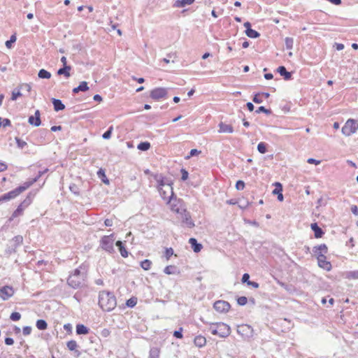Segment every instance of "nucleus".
<instances>
[{
    "label": "nucleus",
    "instance_id": "nucleus-40",
    "mask_svg": "<svg viewBox=\"0 0 358 358\" xmlns=\"http://www.w3.org/2000/svg\"><path fill=\"white\" fill-rule=\"evenodd\" d=\"M12 241L14 243V246L17 247L22 243L23 238L22 236H16L13 239Z\"/></svg>",
    "mask_w": 358,
    "mask_h": 358
},
{
    "label": "nucleus",
    "instance_id": "nucleus-37",
    "mask_svg": "<svg viewBox=\"0 0 358 358\" xmlns=\"http://www.w3.org/2000/svg\"><path fill=\"white\" fill-rule=\"evenodd\" d=\"M66 346L69 350L73 351L78 348V344L76 341L71 340L67 342Z\"/></svg>",
    "mask_w": 358,
    "mask_h": 358
},
{
    "label": "nucleus",
    "instance_id": "nucleus-14",
    "mask_svg": "<svg viewBox=\"0 0 358 358\" xmlns=\"http://www.w3.org/2000/svg\"><path fill=\"white\" fill-rule=\"evenodd\" d=\"M13 294V288L10 286L6 285L0 287V297L4 301L10 298Z\"/></svg>",
    "mask_w": 358,
    "mask_h": 358
},
{
    "label": "nucleus",
    "instance_id": "nucleus-19",
    "mask_svg": "<svg viewBox=\"0 0 358 358\" xmlns=\"http://www.w3.org/2000/svg\"><path fill=\"white\" fill-rule=\"evenodd\" d=\"M219 133H228L231 134L234 132V128L230 124H227L222 122H220L218 124Z\"/></svg>",
    "mask_w": 358,
    "mask_h": 358
},
{
    "label": "nucleus",
    "instance_id": "nucleus-17",
    "mask_svg": "<svg viewBox=\"0 0 358 358\" xmlns=\"http://www.w3.org/2000/svg\"><path fill=\"white\" fill-rule=\"evenodd\" d=\"M28 122L35 127H38L41 125V121L40 117V111L38 110L35 111L34 115H31L29 117Z\"/></svg>",
    "mask_w": 358,
    "mask_h": 358
},
{
    "label": "nucleus",
    "instance_id": "nucleus-29",
    "mask_svg": "<svg viewBox=\"0 0 358 358\" xmlns=\"http://www.w3.org/2000/svg\"><path fill=\"white\" fill-rule=\"evenodd\" d=\"M116 246L118 248L120 252L123 257H128V252L127 251L126 248L123 245V243L120 241H117L116 242Z\"/></svg>",
    "mask_w": 358,
    "mask_h": 358
},
{
    "label": "nucleus",
    "instance_id": "nucleus-2",
    "mask_svg": "<svg viewBox=\"0 0 358 358\" xmlns=\"http://www.w3.org/2000/svg\"><path fill=\"white\" fill-rule=\"evenodd\" d=\"M210 331L213 335H217L220 338H227L231 334L230 327L224 322L212 323Z\"/></svg>",
    "mask_w": 358,
    "mask_h": 358
},
{
    "label": "nucleus",
    "instance_id": "nucleus-5",
    "mask_svg": "<svg viewBox=\"0 0 358 358\" xmlns=\"http://www.w3.org/2000/svg\"><path fill=\"white\" fill-rule=\"evenodd\" d=\"M176 215L177 219L180 220L182 227H187L189 229L194 227V222L192 219L190 213L187 210L186 206L181 208L179 213H176Z\"/></svg>",
    "mask_w": 358,
    "mask_h": 358
},
{
    "label": "nucleus",
    "instance_id": "nucleus-63",
    "mask_svg": "<svg viewBox=\"0 0 358 358\" xmlns=\"http://www.w3.org/2000/svg\"><path fill=\"white\" fill-rule=\"evenodd\" d=\"M351 211L352 213L355 215H358V208L357 206L355 205H353L352 207H351Z\"/></svg>",
    "mask_w": 358,
    "mask_h": 358
},
{
    "label": "nucleus",
    "instance_id": "nucleus-22",
    "mask_svg": "<svg viewBox=\"0 0 358 358\" xmlns=\"http://www.w3.org/2000/svg\"><path fill=\"white\" fill-rule=\"evenodd\" d=\"M194 343L196 347L202 348L206 344V338L201 335H198L194 338Z\"/></svg>",
    "mask_w": 358,
    "mask_h": 358
},
{
    "label": "nucleus",
    "instance_id": "nucleus-12",
    "mask_svg": "<svg viewBox=\"0 0 358 358\" xmlns=\"http://www.w3.org/2000/svg\"><path fill=\"white\" fill-rule=\"evenodd\" d=\"M101 248L108 252L113 251V240L108 236H104L101 241Z\"/></svg>",
    "mask_w": 358,
    "mask_h": 358
},
{
    "label": "nucleus",
    "instance_id": "nucleus-51",
    "mask_svg": "<svg viewBox=\"0 0 358 358\" xmlns=\"http://www.w3.org/2000/svg\"><path fill=\"white\" fill-rule=\"evenodd\" d=\"M247 302H248V299L245 296H241V297H238L237 299V303L240 306H244L247 303Z\"/></svg>",
    "mask_w": 358,
    "mask_h": 358
},
{
    "label": "nucleus",
    "instance_id": "nucleus-38",
    "mask_svg": "<svg viewBox=\"0 0 358 358\" xmlns=\"http://www.w3.org/2000/svg\"><path fill=\"white\" fill-rule=\"evenodd\" d=\"M285 43L287 49H292L294 45V39L292 38L286 37L285 39Z\"/></svg>",
    "mask_w": 358,
    "mask_h": 358
},
{
    "label": "nucleus",
    "instance_id": "nucleus-53",
    "mask_svg": "<svg viewBox=\"0 0 358 358\" xmlns=\"http://www.w3.org/2000/svg\"><path fill=\"white\" fill-rule=\"evenodd\" d=\"M32 328L29 326L24 327L22 329V333L24 336H28L31 334Z\"/></svg>",
    "mask_w": 358,
    "mask_h": 358
},
{
    "label": "nucleus",
    "instance_id": "nucleus-18",
    "mask_svg": "<svg viewBox=\"0 0 358 358\" xmlns=\"http://www.w3.org/2000/svg\"><path fill=\"white\" fill-rule=\"evenodd\" d=\"M244 27L246 28L245 34L248 37L252 38H256L260 36L259 32L251 29V24L249 22H245Z\"/></svg>",
    "mask_w": 358,
    "mask_h": 358
},
{
    "label": "nucleus",
    "instance_id": "nucleus-55",
    "mask_svg": "<svg viewBox=\"0 0 358 358\" xmlns=\"http://www.w3.org/2000/svg\"><path fill=\"white\" fill-rule=\"evenodd\" d=\"M260 94H257L254 96L252 101L256 103H262L263 100L259 98Z\"/></svg>",
    "mask_w": 358,
    "mask_h": 358
},
{
    "label": "nucleus",
    "instance_id": "nucleus-60",
    "mask_svg": "<svg viewBox=\"0 0 358 358\" xmlns=\"http://www.w3.org/2000/svg\"><path fill=\"white\" fill-rule=\"evenodd\" d=\"M201 152L199 151L198 150L196 149H192L191 150L190 152H189V155L187 157V158H189L190 157H193V156H195L198 154H199Z\"/></svg>",
    "mask_w": 358,
    "mask_h": 358
},
{
    "label": "nucleus",
    "instance_id": "nucleus-20",
    "mask_svg": "<svg viewBox=\"0 0 358 358\" xmlns=\"http://www.w3.org/2000/svg\"><path fill=\"white\" fill-rule=\"evenodd\" d=\"M310 228L314 231V235L316 238H321L324 234L323 230L315 222L311 224Z\"/></svg>",
    "mask_w": 358,
    "mask_h": 358
},
{
    "label": "nucleus",
    "instance_id": "nucleus-48",
    "mask_svg": "<svg viewBox=\"0 0 358 358\" xmlns=\"http://www.w3.org/2000/svg\"><path fill=\"white\" fill-rule=\"evenodd\" d=\"M113 129V127H110L108 128V129L106 132H104L103 134L102 135L103 138L109 139L111 136Z\"/></svg>",
    "mask_w": 358,
    "mask_h": 358
},
{
    "label": "nucleus",
    "instance_id": "nucleus-64",
    "mask_svg": "<svg viewBox=\"0 0 358 358\" xmlns=\"http://www.w3.org/2000/svg\"><path fill=\"white\" fill-rule=\"evenodd\" d=\"M248 285L252 286L254 288H258L259 285L255 281H248Z\"/></svg>",
    "mask_w": 358,
    "mask_h": 358
},
{
    "label": "nucleus",
    "instance_id": "nucleus-61",
    "mask_svg": "<svg viewBox=\"0 0 358 358\" xmlns=\"http://www.w3.org/2000/svg\"><path fill=\"white\" fill-rule=\"evenodd\" d=\"M5 343L8 345H11L14 343V340L12 338L7 337L5 338Z\"/></svg>",
    "mask_w": 358,
    "mask_h": 358
},
{
    "label": "nucleus",
    "instance_id": "nucleus-42",
    "mask_svg": "<svg viewBox=\"0 0 358 358\" xmlns=\"http://www.w3.org/2000/svg\"><path fill=\"white\" fill-rule=\"evenodd\" d=\"M347 278L348 279H358V270L357 271H352L347 273L346 275Z\"/></svg>",
    "mask_w": 358,
    "mask_h": 358
},
{
    "label": "nucleus",
    "instance_id": "nucleus-41",
    "mask_svg": "<svg viewBox=\"0 0 358 358\" xmlns=\"http://www.w3.org/2000/svg\"><path fill=\"white\" fill-rule=\"evenodd\" d=\"M159 350L157 348H151L150 350V358H158Z\"/></svg>",
    "mask_w": 358,
    "mask_h": 358
},
{
    "label": "nucleus",
    "instance_id": "nucleus-34",
    "mask_svg": "<svg viewBox=\"0 0 358 358\" xmlns=\"http://www.w3.org/2000/svg\"><path fill=\"white\" fill-rule=\"evenodd\" d=\"M152 265V262L149 259H145L141 263V266L145 271H148Z\"/></svg>",
    "mask_w": 358,
    "mask_h": 358
},
{
    "label": "nucleus",
    "instance_id": "nucleus-44",
    "mask_svg": "<svg viewBox=\"0 0 358 358\" xmlns=\"http://www.w3.org/2000/svg\"><path fill=\"white\" fill-rule=\"evenodd\" d=\"M89 87L87 85V83L85 81H83L80 83V85L78 86V90H79L80 92H85L88 90Z\"/></svg>",
    "mask_w": 358,
    "mask_h": 358
},
{
    "label": "nucleus",
    "instance_id": "nucleus-1",
    "mask_svg": "<svg viewBox=\"0 0 358 358\" xmlns=\"http://www.w3.org/2000/svg\"><path fill=\"white\" fill-rule=\"evenodd\" d=\"M99 305L103 311L110 312L116 307V298L112 292L106 291L100 292Z\"/></svg>",
    "mask_w": 358,
    "mask_h": 358
},
{
    "label": "nucleus",
    "instance_id": "nucleus-36",
    "mask_svg": "<svg viewBox=\"0 0 358 358\" xmlns=\"http://www.w3.org/2000/svg\"><path fill=\"white\" fill-rule=\"evenodd\" d=\"M20 87L19 88H16L15 89L13 92H12V96H11V100L12 101H15L17 100V99L20 96H22V94L20 92Z\"/></svg>",
    "mask_w": 358,
    "mask_h": 358
},
{
    "label": "nucleus",
    "instance_id": "nucleus-21",
    "mask_svg": "<svg viewBox=\"0 0 358 358\" xmlns=\"http://www.w3.org/2000/svg\"><path fill=\"white\" fill-rule=\"evenodd\" d=\"M277 71L280 74V76L284 77L285 80H289L292 78L291 73L288 72L284 66L278 67Z\"/></svg>",
    "mask_w": 358,
    "mask_h": 358
},
{
    "label": "nucleus",
    "instance_id": "nucleus-62",
    "mask_svg": "<svg viewBox=\"0 0 358 358\" xmlns=\"http://www.w3.org/2000/svg\"><path fill=\"white\" fill-rule=\"evenodd\" d=\"M24 87L26 90L29 92L31 90V86L29 84L24 83L20 85V88Z\"/></svg>",
    "mask_w": 358,
    "mask_h": 358
},
{
    "label": "nucleus",
    "instance_id": "nucleus-52",
    "mask_svg": "<svg viewBox=\"0 0 358 358\" xmlns=\"http://www.w3.org/2000/svg\"><path fill=\"white\" fill-rule=\"evenodd\" d=\"M238 190H243L245 188V182L243 180H238L236 184Z\"/></svg>",
    "mask_w": 358,
    "mask_h": 358
},
{
    "label": "nucleus",
    "instance_id": "nucleus-56",
    "mask_svg": "<svg viewBox=\"0 0 358 358\" xmlns=\"http://www.w3.org/2000/svg\"><path fill=\"white\" fill-rule=\"evenodd\" d=\"M182 329L180 328L178 331H175L173 333V336L177 338H182Z\"/></svg>",
    "mask_w": 358,
    "mask_h": 358
},
{
    "label": "nucleus",
    "instance_id": "nucleus-28",
    "mask_svg": "<svg viewBox=\"0 0 358 358\" xmlns=\"http://www.w3.org/2000/svg\"><path fill=\"white\" fill-rule=\"evenodd\" d=\"M155 180L157 181V189H159V187H165L167 182H171L169 180H165L162 175H156L155 176Z\"/></svg>",
    "mask_w": 358,
    "mask_h": 358
},
{
    "label": "nucleus",
    "instance_id": "nucleus-9",
    "mask_svg": "<svg viewBox=\"0 0 358 358\" xmlns=\"http://www.w3.org/2000/svg\"><path fill=\"white\" fill-rule=\"evenodd\" d=\"M237 333L241 336L244 340H249L253 337L254 330L250 325L241 324L237 327Z\"/></svg>",
    "mask_w": 358,
    "mask_h": 358
},
{
    "label": "nucleus",
    "instance_id": "nucleus-16",
    "mask_svg": "<svg viewBox=\"0 0 358 358\" xmlns=\"http://www.w3.org/2000/svg\"><path fill=\"white\" fill-rule=\"evenodd\" d=\"M313 252L315 256L317 258L319 255H325L328 252V248L326 244H321L317 246H315L313 248Z\"/></svg>",
    "mask_w": 358,
    "mask_h": 358
},
{
    "label": "nucleus",
    "instance_id": "nucleus-27",
    "mask_svg": "<svg viewBox=\"0 0 358 358\" xmlns=\"http://www.w3.org/2000/svg\"><path fill=\"white\" fill-rule=\"evenodd\" d=\"M276 188L273 189V194L278 195V199L280 201L283 200V195L282 194V187L280 182H275Z\"/></svg>",
    "mask_w": 358,
    "mask_h": 358
},
{
    "label": "nucleus",
    "instance_id": "nucleus-46",
    "mask_svg": "<svg viewBox=\"0 0 358 358\" xmlns=\"http://www.w3.org/2000/svg\"><path fill=\"white\" fill-rule=\"evenodd\" d=\"M137 303V299L135 297L130 298L127 301V306L128 307L132 308L136 305Z\"/></svg>",
    "mask_w": 358,
    "mask_h": 358
},
{
    "label": "nucleus",
    "instance_id": "nucleus-24",
    "mask_svg": "<svg viewBox=\"0 0 358 358\" xmlns=\"http://www.w3.org/2000/svg\"><path fill=\"white\" fill-rule=\"evenodd\" d=\"M71 70V66L69 65H65L62 68H60L57 73L59 76L64 75L66 78H69L71 76L70 71Z\"/></svg>",
    "mask_w": 358,
    "mask_h": 358
},
{
    "label": "nucleus",
    "instance_id": "nucleus-31",
    "mask_svg": "<svg viewBox=\"0 0 358 358\" xmlns=\"http://www.w3.org/2000/svg\"><path fill=\"white\" fill-rule=\"evenodd\" d=\"M164 272L167 275H171L179 273V271H177V268L173 265L166 266L164 269Z\"/></svg>",
    "mask_w": 358,
    "mask_h": 358
},
{
    "label": "nucleus",
    "instance_id": "nucleus-54",
    "mask_svg": "<svg viewBox=\"0 0 358 358\" xmlns=\"http://www.w3.org/2000/svg\"><path fill=\"white\" fill-rule=\"evenodd\" d=\"M180 171H181V174H182V176H181L182 180H183V181L186 180L188 178V176H189L188 172L185 169H182Z\"/></svg>",
    "mask_w": 358,
    "mask_h": 358
},
{
    "label": "nucleus",
    "instance_id": "nucleus-23",
    "mask_svg": "<svg viewBox=\"0 0 358 358\" xmlns=\"http://www.w3.org/2000/svg\"><path fill=\"white\" fill-rule=\"evenodd\" d=\"M189 243H190L192 248L193 249L194 252H199L202 249V245L201 243H199L196 238H191L189 240Z\"/></svg>",
    "mask_w": 358,
    "mask_h": 358
},
{
    "label": "nucleus",
    "instance_id": "nucleus-45",
    "mask_svg": "<svg viewBox=\"0 0 358 358\" xmlns=\"http://www.w3.org/2000/svg\"><path fill=\"white\" fill-rule=\"evenodd\" d=\"M15 141H16V143H17V145L19 148L20 149H23L25 146L27 145V143L21 140L20 138H19L18 137H15Z\"/></svg>",
    "mask_w": 358,
    "mask_h": 358
},
{
    "label": "nucleus",
    "instance_id": "nucleus-10",
    "mask_svg": "<svg viewBox=\"0 0 358 358\" xmlns=\"http://www.w3.org/2000/svg\"><path fill=\"white\" fill-rule=\"evenodd\" d=\"M167 89L164 87H157L151 90L150 96L154 100H159L167 95Z\"/></svg>",
    "mask_w": 358,
    "mask_h": 358
},
{
    "label": "nucleus",
    "instance_id": "nucleus-57",
    "mask_svg": "<svg viewBox=\"0 0 358 358\" xmlns=\"http://www.w3.org/2000/svg\"><path fill=\"white\" fill-rule=\"evenodd\" d=\"M2 125L3 127H9L11 125V122L8 118H4L2 120Z\"/></svg>",
    "mask_w": 358,
    "mask_h": 358
},
{
    "label": "nucleus",
    "instance_id": "nucleus-35",
    "mask_svg": "<svg viewBox=\"0 0 358 358\" xmlns=\"http://www.w3.org/2000/svg\"><path fill=\"white\" fill-rule=\"evenodd\" d=\"M150 148V143L148 142H141L137 146V148L142 151H146Z\"/></svg>",
    "mask_w": 358,
    "mask_h": 358
},
{
    "label": "nucleus",
    "instance_id": "nucleus-8",
    "mask_svg": "<svg viewBox=\"0 0 358 358\" xmlns=\"http://www.w3.org/2000/svg\"><path fill=\"white\" fill-rule=\"evenodd\" d=\"M158 191L162 199L166 203H170L171 200L174 197V192L171 182H167L165 187H159V189H158Z\"/></svg>",
    "mask_w": 358,
    "mask_h": 358
},
{
    "label": "nucleus",
    "instance_id": "nucleus-6",
    "mask_svg": "<svg viewBox=\"0 0 358 358\" xmlns=\"http://www.w3.org/2000/svg\"><path fill=\"white\" fill-rule=\"evenodd\" d=\"M34 198V194L29 193L27 197L24 199V201L17 206L16 210L13 213L10 220H13L15 217H17L23 214V211L25 208H27L32 202Z\"/></svg>",
    "mask_w": 358,
    "mask_h": 358
},
{
    "label": "nucleus",
    "instance_id": "nucleus-43",
    "mask_svg": "<svg viewBox=\"0 0 358 358\" xmlns=\"http://www.w3.org/2000/svg\"><path fill=\"white\" fill-rule=\"evenodd\" d=\"M17 40V38H16V36L15 34H13L10 38V40L6 41V46L8 48H10L12 47V44L13 43H15Z\"/></svg>",
    "mask_w": 358,
    "mask_h": 358
},
{
    "label": "nucleus",
    "instance_id": "nucleus-33",
    "mask_svg": "<svg viewBox=\"0 0 358 358\" xmlns=\"http://www.w3.org/2000/svg\"><path fill=\"white\" fill-rule=\"evenodd\" d=\"M38 76L40 78L49 79L51 77V73L49 71L42 69L38 71Z\"/></svg>",
    "mask_w": 358,
    "mask_h": 358
},
{
    "label": "nucleus",
    "instance_id": "nucleus-13",
    "mask_svg": "<svg viewBox=\"0 0 358 358\" xmlns=\"http://www.w3.org/2000/svg\"><path fill=\"white\" fill-rule=\"evenodd\" d=\"M230 304L225 301H217L213 305V308L219 313H227L230 309Z\"/></svg>",
    "mask_w": 358,
    "mask_h": 358
},
{
    "label": "nucleus",
    "instance_id": "nucleus-32",
    "mask_svg": "<svg viewBox=\"0 0 358 358\" xmlns=\"http://www.w3.org/2000/svg\"><path fill=\"white\" fill-rule=\"evenodd\" d=\"M36 326L39 330H45L48 328V324L44 320H38Z\"/></svg>",
    "mask_w": 358,
    "mask_h": 358
},
{
    "label": "nucleus",
    "instance_id": "nucleus-15",
    "mask_svg": "<svg viewBox=\"0 0 358 358\" xmlns=\"http://www.w3.org/2000/svg\"><path fill=\"white\" fill-rule=\"evenodd\" d=\"M317 259L318 266L320 268L328 271L331 269V264L327 260V257L325 255H319Z\"/></svg>",
    "mask_w": 358,
    "mask_h": 358
},
{
    "label": "nucleus",
    "instance_id": "nucleus-50",
    "mask_svg": "<svg viewBox=\"0 0 358 358\" xmlns=\"http://www.w3.org/2000/svg\"><path fill=\"white\" fill-rule=\"evenodd\" d=\"M256 113H264L266 114H271V111L268 109H266L264 106H260L258 108L257 110H256Z\"/></svg>",
    "mask_w": 358,
    "mask_h": 358
},
{
    "label": "nucleus",
    "instance_id": "nucleus-30",
    "mask_svg": "<svg viewBox=\"0 0 358 358\" xmlns=\"http://www.w3.org/2000/svg\"><path fill=\"white\" fill-rule=\"evenodd\" d=\"M90 329L83 324H79L76 325V333L77 334H87Z\"/></svg>",
    "mask_w": 358,
    "mask_h": 358
},
{
    "label": "nucleus",
    "instance_id": "nucleus-47",
    "mask_svg": "<svg viewBox=\"0 0 358 358\" xmlns=\"http://www.w3.org/2000/svg\"><path fill=\"white\" fill-rule=\"evenodd\" d=\"M173 255V250L172 248H166L164 256L166 260H169L170 257Z\"/></svg>",
    "mask_w": 358,
    "mask_h": 358
},
{
    "label": "nucleus",
    "instance_id": "nucleus-26",
    "mask_svg": "<svg viewBox=\"0 0 358 358\" xmlns=\"http://www.w3.org/2000/svg\"><path fill=\"white\" fill-rule=\"evenodd\" d=\"M52 102L54 109L55 111H59V110H64L65 108L64 104L59 99L53 98L52 99Z\"/></svg>",
    "mask_w": 358,
    "mask_h": 358
},
{
    "label": "nucleus",
    "instance_id": "nucleus-3",
    "mask_svg": "<svg viewBox=\"0 0 358 358\" xmlns=\"http://www.w3.org/2000/svg\"><path fill=\"white\" fill-rule=\"evenodd\" d=\"M85 278V273L80 268L74 270L67 280L68 285L73 289L78 288L82 285Z\"/></svg>",
    "mask_w": 358,
    "mask_h": 358
},
{
    "label": "nucleus",
    "instance_id": "nucleus-58",
    "mask_svg": "<svg viewBox=\"0 0 358 358\" xmlns=\"http://www.w3.org/2000/svg\"><path fill=\"white\" fill-rule=\"evenodd\" d=\"M250 275L248 273H244L242 276V282L243 283L246 282L248 285V281H250Z\"/></svg>",
    "mask_w": 358,
    "mask_h": 358
},
{
    "label": "nucleus",
    "instance_id": "nucleus-25",
    "mask_svg": "<svg viewBox=\"0 0 358 358\" xmlns=\"http://www.w3.org/2000/svg\"><path fill=\"white\" fill-rule=\"evenodd\" d=\"M194 1L195 0H177L175 1L173 6L176 8H182L193 3Z\"/></svg>",
    "mask_w": 358,
    "mask_h": 358
},
{
    "label": "nucleus",
    "instance_id": "nucleus-59",
    "mask_svg": "<svg viewBox=\"0 0 358 358\" xmlns=\"http://www.w3.org/2000/svg\"><path fill=\"white\" fill-rule=\"evenodd\" d=\"M307 162H308V164H315V165H318V164H320V160H317V159H313V158H309V159L307 160Z\"/></svg>",
    "mask_w": 358,
    "mask_h": 358
},
{
    "label": "nucleus",
    "instance_id": "nucleus-39",
    "mask_svg": "<svg viewBox=\"0 0 358 358\" xmlns=\"http://www.w3.org/2000/svg\"><path fill=\"white\" fill-rule=\"evenodd\" d=\"M257 150L261 153V154H264L267 151V149H266V144L264 142H261L259 143L258 145H257Z\"/></svg>",
    "mask_w": 358,
    "mask_h": 358
},
{
    "label": "nucleus",
    "instance_id": "nucleus-49",
    "mask_svg": "<svg viewBox=\"0 0 358 358\" xmlns=\"http://www.w3.org/2000/svg\"><path fill=\"white\" fill-rule=\"evenodd\" d=\"M21 318L20 313L17 312H13L10 316V319L13 321H18Z\"/></svg>",
    "mask_w": 358,
    "mask_h": 358
},
{
    "label": "nucleus",
    "instance_id": "nucleus-7",
    "mask_svg": "<svg viewBox=\"0 0 358 358\" xmlns=\"http://www.w3.org/2000/svg\"><path fill=\"white\" fill-rule=\"evenodd\" d=\"M358 130V120L348 119L342 127L341 131L345 136H350Z\"/></svg>",
    "mask_w": 358,
    "mask_h": 358
},
{
    "label": "nucleus",
    "instance_id": "nucleus-4",
    "mask_svg": "<svg viewBox=\"0 0 358 358\" xmlns=\"http://www.w3.org/2000/svg\"><path fill=\"white\" fill-rule=\"evenodd\" d=\"M38 180V178H34L31 181L25 182L22 185L17 187L12 191L3 194V199L8 201L16 198L18 195L28 189L31 185L35 183Z\"/></svg>",
    "mask_w": 358,
    "mask_h": 358
},
{
    "label": "nucleus",
    "instance_id": "nucleus-11",
    "mask_svg": "<svg viewBox=\"0 0 358 358\" xmlns=\"http://www.w3.org/2000/svg\"><path fill=\"white\" fill-rule=\"evenodd\" d=\"M170 206V209L172 212L176 213H179L184 206H185L182 199H178L176 197H173L170 203H168Z\"/></svg>",
    "mask_w": 358,
    "mask_h": 358
}]
</instances>
